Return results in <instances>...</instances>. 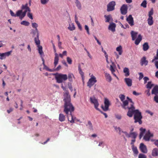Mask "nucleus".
Masks as SVG:
<instances>
[{
  "label": "nucleus",
  "instance_id": "obj_1",
  "mask_svg": "<svg viewBox=\"0 0 158 158\" xmlns=\"http://www.w3.org/2000/svg\"><path fill=\"white\" fill-rule=\"evenodd\" d=\"M119 97L123 102V104L121 105L122 107L125 109H128L127 115L129 117H131L134 114L135 123L138 122L140 124H141L142 116L141 113L138 110H135V107L134 106V103L131 99L127 97V99L125 100V96L123 94H120Z\"/></svg>",
  "mask_w": 158,
  "mask_h": 158
},
{
  "label": "nucleus",
  "instance_id": "obj_2",
  "mask_svg": "<svg viewBox=\"0 0 158 158\" xmlns=\"http://www.w3.org/2000/svg\"><path fill=\"white\" fill-rule=\"evenodd\" d=\"M63 101L64 102V111L66 114L68 121L71 123H73L76 119V117L72 114L74 108L71 102L70 96L67 91L64 94Z\"/></svg>",
  "mask_w": 158,
  "mask_h": 158
},
{
  "label": "nucleus",
  "instance_id": "obj_3",
  "mask_svg": "<svg viewBox=\"0 0 158 158\" xmlns=\"http://www.w3.org/2000/svg\"><path fill=\"white\" fill-rule=\"evenodd\" d=\"M21 9V10L17 11L16 14H15L13 12L10 10V12L11 16L15 17H19L20 19L22 20L25 16L27 11H30V9L28 6L27 3L25 5H22Z\"/></svg>",
  "mask_w": 158,
  "mask_h": 158
},
{
  "label": "nucleus",
  "instance_id": "obj_4",
  "mask_svg": "<svg viewBox=\"0 0 158 158\" xmlns=\"http://www.w3.org/2000/svg\"><path fill=\"white\" fill-rule=\"evenodd\" d=\"M55 77L56 82L59 83H62L64 81H66L68 78L66 74L57 73Z\"/></svg>",
  "mask_w": 158,
  "mask_h": 158
},
{
  "label": "nucleus",
  "instance_id": "obj_5",
  "mask_svg": "<svg viewBox=\"0 0 158 158\" xmlns=\"http://www.w3.org/2000/svg\"><path fill=\"white\" fill-rule=\"evenodd\" d=\"M104 106L102 105L101 108L104 111H107L109 110V107L110 105V103L109 99L106 98H104Z\"/></svg>",
  "mask_w": 158,
  "mask_h": 158
},
{
  "label": "nucleus",
  "instance_id": "obj_6",
  "mask_svg": "<svg viewBox=\"0 0 158 158\" xmlns=\"http://www.w3.org/2000/svg\"><path fill=\"white\" fill-rule=\"evenodd\" d=\"M90 102L94 104L95 108L97 110L100 111L99 109L98 108L99 104L98 100L94 96L90 98Z\"/></svg>",
  "mask_w": 158,
  "mask_h": 158
},
{
  "label": "nucleus",
  "instance_id": "obj_7",
  "mask_svg": "<svg viewBox=\"0 0 158 158\" xmlns=\"http://www.w3.org/2000/svg\"><path fill=\"white\" fill-rule=\"evenodd\" d=\"M96 78L93 75L91 76V78H90L87 82V86L89 88H91L94 84L97 82Z\"/></svg>",
  "mask_w": 158,
  "mask_h": 158
},
{
  "label": "nucleus",
  "instance_id": "obj_8",
  "mask_svg": "<svg viewBox=\"0 0 158 158\" xmlns=\"http://www.w3.org/2000/svg\"><path fill=\"white\" fill-rule=\"evenodd\" d=\"M115 2L114 1L110 2L107 5V11L109 12L115 9Z\"/></svg>",
  "mask_w": 158,
  "mask_h": 158
},
{
  "label": "nucleus",
  "instance_id": "obj_9",
  "mask_svg": "<svg viewBox=\"0 0 158 158\" xmlns=\"http://www.w3.org/2000/svg\"><path fill=\"white\" fill-rule=\"evenodd\" d=\"M52 46L53 49L55 53V57L54 60V65L55 67L58 63L59 61V56L58 54L56 53V47L53 43H52Z\"/></svg>",
  "mask_w": 158,
  "mask_h": 158
},
{
  "label": "nucleus",
  "instance_id": "obj_10",
  "mask_svg": "<svg viewBox=\"0 0 158 158\" xmlns=\"http://www.w3.org/2000/svg\"><path fill=\"white\" fill-rule=\"evenodd\" d=\"M153 136V134L151 133L149 130L148 131L143 137V139L146 141H149L150 138Z\"/></svg>",
  "mask_w": 158,
  "mask_h": 158
},
{
  "label": "nucleus",
  "instance_id": "obj_11",
  "mask_svg": "<svg viewBox=\"0 0 158 158\" xmlns=\"http://www.w3.org/2000/svg\"><path fill=\"white\" fill-rule=\"evenodd\" d=\"M126 20L131 26H132L134 24L133 18L132 17L131 15H129V16L127 17Z\"/></svg>",
  "mask_w": 158,
  "mask_h": 158
},
{
  "label": "nucleus",
  "instance_id": "obj_12",
  "mask_svg": "<svg viewBox=\"0 0 158 158\" xmlns=\"http://www.w3.org/2000/svg\"><path fill=\"white\" fill-rule=\"evenodd\" d=\"M121 12L122 14L125 15L127 13V7L126 4L123 5L120 8Z\"/></svg>",
  "mask_w": 158,
  "mask_h": 158
},
{
  "label": "nucleus",
  "instance_id": "obj_13",
  "mask_svg": "<svg viewBox=\"0 0 158 158\" xmlns=\"http://www.w3.org/2000/svg\"><path fill=\"white\" fill-rule=\"evenodd\" d=\"M139 149L141 152L144 153H146L148 152V150L146 146L143 143L140 144Z\"/></svg>",
  "mask_w": 158,
  "mask_h": 158
},
{
  "label": "nucleus",
  "instance_id": "obj_14",
  "mask_svg": "<svg viewBox=\"0 0 158 158\" xmlns=\"http://www.w3.org/2000/svg\"><path fill=\"white\" fill-rule=\"evenodd\" d=\"M11 51L4 53H0V59L2 60L5 59L6 56H8L11 54Z\"/></svg>",
  "mask_w": 158,
  "mask_h": 158
},
{
  "label": "nucleus",
  "instance_id": "obj_15",
  "mask_svg": "<svg viewBox=\"0 0 158 158\" xmlns=\"http://www.w3.org/2000/svg\"><path fill=\"white\" fill-rule=\"evenodd\" d=\"M30 33L32 35V37H35L37 36H39L40 35L38 29H31Z\"/></svg>",
  "mask_w": 158,
  "mask_h": 158
},
{
  "label": "nucleus",
  "instance_id": "obj_16",
  "mask_svg": "<svg viewBox=\"0 0 158 158\" xmlns=\"http://www.w3.org/2000/svg\"><path fill=\"white\" fill-rule=\"evenodd\" d=\"M116 24L113 23H110L109 27L108 29L113 32L115 31Z\"/></svg>",
  "mask_w": 158,
  "mask_h": 158
},
{
  "label": "nucleus",
  "instance_id": "obj_17",
  "mask_svg": "<svg viewBox=\"0 0 158 158\" xmlns=\"http://www.w3.org/2000/svg\"><path fill=\"white\" fill-rule=\"evenodd\" d=\"M148 63V61L146 60V57L145 56L143 57L141 59L140 64L142 66L144 65L146 66Z\"/></svg>",
  "mask_w": 158,
  "mask_h": 158
},
{
  "label": "nucleus",
  "instance_id": "obj_18",
  "mask_svg": "<svg viewBox=\"0 0 158 158\" xmlns=\"http://www.w3.org/2000/svg\"><path fill=\"white\" fill-rule=\"evenodd\" d=\"M131 34L132 37V40H134L137 37L138 32L132 31L131 32Z\"/></svg>",
  "mask_w": 158,
  "mask_h": 158
},
{
  "label": "nucleus",
  "instance_id": "obj_19",
  "mask_svg": "<svg viewBox=\"0 0 158 158\" xmlns=\"http://www.w3.org/2000/svg\"><path fill=\"white\" fill-rule=\"evenodd\" d=\"M152 155L153 156H158V149L157 148H155L152 149Z\"/></svg>",
  "mask_w": 158,
  "mask_h": 158
},
{
  "label": "nucleus",
  "instance_id": "obj_20",
  "mask_svg": "<svg viewBox=\"0 0 158 158\" xmlns=\"http://www.w3.org/2000/svg\"><path fill=\"white\" fill-rule=\"evenodd\" d=\"M142 40V37L140 34L138 35V38L135 39V44L136 45H138Z\"/></svg>",
  "mask_w": 158,
  "mask_h": 158
},
{
  "label": "nucleus",
  "instance_id": "obj_21",
  "mask_svg": "<svg viewBox=\"0 0 158 158\" xmlns=\"http://www.w3.org/2000/svg\"><path fill=\"white\" fill-rule=\"evenodd\" d=\"M125 81L128 86H131L132 85V81L131 79L129 78H125Z\"/></svg>",
  "mask_w": 158,
  "mask_h": 158
},
{
  "label": "nucleus",
  "instance_id": "obj_22",
  "mask_svg": "<svg viewBox=\"0 0 158 158\" xmlns=\"http://www.w3.org/2000/svg\"><path fill=\"white\" fill-rule=\"evenodd\" d=\"M105 18V22L106 23L109 22L110 20H112V19L111 15H105L104 16Z\"/></svg>",
  "mask_w": 158,
  "mask_h": 158
},
{
  "label": "nucleus",
  "instance_id": "obj_23",
  "mask_svg": "<svg viewBox=\"0 0 158 158\" xmlns=\"http://www.w3.org/2000/svg\"><path fill=\"white\" fill-rule=\"evenodd\" d=\"M39 36H37L34 37V40L37 46L40 45V41L39 40Z\"/></svg>",
  "mask_w": 158,
  "mask_h": 158
},
{
  "label": "nucleus",
  "instance_id": "obj_24",
  "mask_svg": "<svg viewBox=\"0 0 158 158\" xmlns=\"http://www.w3.org/2000/svg\"><path fill=\"white\" fill-rule=\"evenodd\" d=\"M152 93L156 95L158 94V86H155L153 89Z\"/></svg>",
  "mask_w": 158,
  "mask_h": 158
},
{
  "label": "nucleus",
  "instance_id": "obj_25",
  "mask_svg": "<svg viewBox=\"0 0 158 158\" xmlns=\"http://www.w3.org/2000/svg\"><path fill=\"white\" fill-rule=\"evenodd\" d=\"M65 120V116L62 114H60L59 115V120L61 122H63Z\"/></svg>",
  "mask_w": 158,
  "mask_h": 158
},
{
  "label": "nucleus",
  "instance_id": "obj_26",
  "mask_svg": "<svg viewBox=\"0 0 158 158\" xmlns=\"http://www.w3.org/2000/svg\"><path fill=\"white\" fill-rule=\"evenodd\" d=\"M105 75L107 81L109 82H110L112 80V78L110 74L107 73H105Z\"/></svg>",
  "mask_w": 158,
  "mask_h": 158
},
{
  "label": "nucleus",
  "instance_id": "obj_27",
  "mask_svg": "<svg viewBox=\"0 0 158 158\" xmlns=\"http://www.w3.org/2000/svg\"><path fill=\"white\" fill-rule=\"evenodd\" d=\"M38 48V50L39 53L41 56L44 54V52L43 51L42 47L41 45H39L37 46Z\"/></svg>",
  "mask_w": 158,
  "mask_h": 158
},
{
  "label": "nucleus",
  "instance_id": "obj_28",
  "mask_svg": "<svg viewBox=\"0 0 158 158\" xmlns=\"http://www.w3.org/2000/svg\"><path fill=\"white\" fill-rule=\"evenodd\" d=\"M68 29L71 31H73L75 30V27L73 23L69 24V26L68 27Z\"/></svg>",
  "mask_w": 158,
  "mask_h": 158
},
{
  "label": "nucleus",
  "instance_id": "obj_29",
  "mask_svg": "<svg viewBox=\"0 0 158 158\" xmlns=\"http://www.w3.org/2000/svg\"><path fill=\"white\" fill-rule=\"evenodd\" d=\"M75 3L78 9L79 10L81 9V5L79 0H75Z\"/></svg>",
  "mask_w": 158,
  "mask_h": 158
},
{
  "label": "nucleus",
  "instance_id": "obj_30",
  "mask_svg": "<svg viewBox=\"0 0 158 158\" xmlns=\"http://www.w3.org/2000/svg\"><path fill=\"white\" fill-rule=\"evenodd\" d=\"M143 50L145 51H147L149 48V46L147 42L145 43L143 45Z\"/></svg>",
  "mask_w": 158,
  "mask_h": 158
},
{
  "label": "nucleus",
  "instance_id": "obj_31",
  "mask_svg": "<svg viewBox=\"0 0 158 158\" xmlns=\"http://www.w3.org/2000/svg\"><path fill=\"white\" fill-rule=\"evenodd\" d=\"M116 50L118 52L119 55H121L122 54L123 50L122 47L120 45L117 47L116 48Z\"/></svg>",
  "mask_w": 158,
  "mask_h": 158
},
{
  "label": "nucleus",
  "instance_id": "obj_32",
  "mask_svg": "<svg viewBox=\"0 0 158 158\" xmlns=\"http://www.w3.org/2000/svg\"><path fill=\"white\" fill-rule=\"evenodd\" d=\"M147 21L148 24L149 26L152 25L153 23V17H148Z\"/></svg>",
  "mask_w": 158,
  "mask_h": 158
},
{
  "label": "nucleus",
  "instance_id": "obj_33",
  "mask_svg": "<svg viewBox=\"0 0 158 158\" xmlns=\"http://www.w3.org/2000/svg\"><path fill=\"white\" fill-rule=\"evenodd\" d=\"M123 72L125 73V76L127 77L129 75V71L128 68H125L123 69Z\"/></svg>",
  "mask_w": 158,
  "mask_h": 158
},
{
  "label": "nucleus",
  "instance_id": "obj_34",
  "mask_svg": "<svg viewBox=\"0 0 158 158\" xmlns=\"http://www.w3.org/2000/svg\"><path fill=\"white\" fill-rule=\"evenodd\" d=\"M87 127L90 130H93V127L92 123L91 121H89L88 122V124L86 125Z\"/></svg>",
  "mask_w": 158,
  "mask_h": 158
},
{
  "label": "nucleus",
  "instance_id": "obj_35",
  "mask_svg": "<svg viewBox=\"0 0 158 158\" xmlns=\"http://www.w3.org/2000/svg\"><path fill=\"white\" fill-rule=\"evenodd\" d=\"M130 137H131L133 139H135L137 136V134L135 132H130Z\"/></svg>",
  "mask_w": 158,
  "mask_h": 158
},
{
  "label": "nucleus",
  "instance_id": "obj_36",
  "mask_svg": "<svg viewBox=\"0 0 158 158\" xmlns=\"http://www.w3.org/2000/svg\"><path fill=\"white\" fill-rule=\"evenodd\" d=\"M132 150L135 154L137 155L138 153V151L136 147H134L133 145L132 146Z\"/></svg>",
  "mask_w": 158,
  "mask_h": 158
},
{
  "label": "nucleus",
  "instance_id": "obj_37",
  "mask_svg": "<svg viewBox=\"0 0 158 158\" xmlns=\"http://www.w3.org/2000/svg\"><path fill=\"white\" fill-rule=\"evenodd\" d=\"M153 85L152 84L151 81H149L146 85V88L147 89H150L153 86Z\"/></svg>",
  "mask_w": 158,
  "mask_h": 158
},
{
  "label": "nucleus",
  "instance_id": "obj_38",
  "mask_svg": "<svg viewBox=\"0 0 158 158\" xmlns=\"http://www.w3.org/2000/svg\"><path fill=\"white\" fill-rule=\"evenodd\" d=\"M158 60V49L157 50L156 54V56H154L153 59L152 60V62H154L155 60Z\"/></svg>",
  "mask_w": 158,
  "mask_h": 158
},
{
  "label": "nucleus",
  "instance_id": "obj_39",
  "mask_svg": "<svg viewBox=\"0 0 158 158\" xmlns=\"http://www.w3.org/2000/svg\"><path fill=\"white\" fill-rule=\"evenodd\" d=\"M21 24L25 26H28L30 24V23L27 21H23L21 22Z\"/></svg>",
  "mask_w": 158,
  "mask_h": 158
},
{
  "label": "nucleus",
  "instance_id": "obj_40",
  "mask_svg": "<svg viewBox=\"0 0 158 158\" xmlns=\"http://www.w3.org/2000/svg\"><path fill=\"white\" fill-rule=\"evenodd\" d=\"M147 1L144 0L141 3L140 6L144 8H146L147 7Z\"/></svg>",
  "mask_w": 158,
  "mask_h": 158
},
{
  "label": "nucleus",
  "instance_id": "obj_41",
  "mask_svg": "<svg viewBox=\"0 0 158 158\" xmlns=\"http://www.w3.org/2000/svg\"><path fill=\"white\" fill-rule=\"evenodd\" d=\"M73 77V75L72 73H69L68 75V78L69 81H72V78Z\"/></svg>",
  "mask_w": 158,
  "mask_h": 158
},
{
  "label": "nucleus",
  "instance_id": "obj_42",
  "mask_svg": "<svg viewBox=\"0 0 158 158\" xmlns=\"http://www.w3.org/2000/svg\"><path fill=\"white\" fill-rule=\"evenodd\" d=\"M32 27L33 28H35V29H38L37 27H38V25L36 23H32Z\"/></svg>",
  "mask_w": 158,
  "mask_h": 158
},
{
  "label": "nucleus",
  "instance_id": "obj_43",
  "mask_svg": "<svg viewBox=\"0 0 158 158\" xmlns=\"http://www.w3.org/2000/svg\"><path fill=\"white\" fill-rule=\"evenodd\" d=\"M153 9L152 8L151 10L149 11L148 13V17H152V15H153Z\"/></svg>",
  "mask_w": 158,
  "mask_h": 158
},
{
  "label": "nucleus",
  "instance_id": "obj_44",
  "mask_svg": "<svg viewBox=\"0 0 158 158\" xmlns=\"http://www.w3.org/2000/svg\"><path fill=\"white\" fill-rule=\"evenodd\" d=\"M43 69H45L46 70L49 71V72H53V70L52 69H49L48 67L46 65H45L44 66Z\"/></svg>",
  "mask_w": 158,
  "mask_h": 158
},
{
  "label": "nucleus",
  "instance_id": "obj_45",
  "mask_svg": "<svg viewBox=\"0 0 158 158\" xmlns=\"http://www.w3.org/2000/svg\"><path fill=\"white\" fill-rule=\"evenodd\" d=\"M115 116L116 118L118 120H120L122 118V117L121 115L120 114H115Z\"/></svg>",
  "mask_w": 158,
  "mask_h": 158
},
{
  "label": "nucleus",
  "instance_id": "obj_46",
  "mask_svg": "<svg viewBox=\"0 0 158 158\" xmlns=\"http://www.w3.org/2000/svg\"><path fill=\"white\" fill-rule=\"evenodd\" d=\"M67 61L69 64H71L72 63V60L69 57H67L66 58Z\"/></svg>",
  "mask_w": 158,
  "mask_h": 158
},
{
  "label": "nucleus",
  "instance_id": "obj_47",
  "mask_svg": "<svg viewBox=\"0 0 158 158\" xmlns=\"http://www.w3.org/2000/svg\"><path fill=\"white\" fill-rule=\"evenodd\" d=\"M49 0H40V2L42 4L45 5L49 2Z\"/></svg>",
  "mask_w": 158,
  "mask_h": 158
},
{
  "label": "nucleus",
  "instance_id": "obj_48",
  "mask_svg": "<svg viewBox=\"0 0 158 158\" xmlns=\"http://www.w3.org/2000/svg\"><path fill=\"white\" fill-rule=\"evenodd\" d=\"M138 158H147V157L144 154L140 153L139 154Z\"/></svg>",
  "mask_w": 158,
  "mask_h": 158
},
{
  "label": "nucleus",
  "instance_id": "obj_49",
  "mask_svg": "<svg viewBox=\"0 0 158 158\" xmlns=\"http://www.w3.org/2000/svg\"><path fill=\"white\" fill-rule=\"evenodd\" d=\"M28 11L29 12V11ZM30 11H29V12L28 13H27V16L30 19H33V18L32 15L31 13L30 12Z\"/></svg>",
  "mask_w": 158,
  "mask_h": 158
},
{
  "label": "nucleus",
  "instance_id": "obj_50",
  "mask_svg": "<svg viewBox=\"0 0 158 158\" xmlns=\"http://www.w3.org/2000/svg\"><path fill=\"white\" fill-rule=\"evenodd\" d=\"M138 74L139 76V80H140L143 77V75L142 73H138Z\"/></svg>",
  "mask_w": 158,
  "mask_h": 158
},
{
  "label": "nucleus",
  "instance_id": "obj_51",
  "mask_svg": "<svg viewBox=\"0 0 158 158\" xmlns=\"http://www.w3.org/2000/svg\"><path fill=\"white\" fill-rule=\"evenodd\" d=\"M61 88L63 89V90L65 91V92H64V94L66 92H68V93L69 94V92L68 91L66 90V87H64L63 86V84H62L61 85Z\"/></svg>",
  "mask_w": 158,
  "mask_h": 158
},
{
  "label": "nucleus",
  "instance_id": "obj_52",
  "mask_svg": "<svg viewBox=\"0 0 158 158\" xmlns=\"http://www.w3.org/2000/svg\"><path fill=\"white\" fill-rule=\"evenodd\" d=\"M85 29L87 33L88 34H89V29L87 25L85 26Z\"/></svg>",
  "mask_w": 158,
  "mask_h": 158
},
{
  "label": "nucleus",
  "instance_id": "obj_53",
  "mask_svg": "<svg viewBox=\"0 0 158 158\" xmlns=\"http://www.w3.org/2000/svg\"><path fill=\"white\" fill-rule=\"evenodd\" d=\"M122 133L124 134L128 138L130 137V133L128 134L127 132L126 131H122Z\"/></svg>",
  "mask_w": 158,
  "mask_h": 158
},
{
  "label": "nucleus",
  "instance_id": "obj_54",
  "mask_svg": "<svg viewBox=\"0 0 158 158\" xmlns=\"http://www.w3.org/2000/svg\"><path fill=\"white\" fill-rule=\"evenodd\" d=\"M68 87L70 91L72 92L73 90V88L71 84L70 83H69L68 84Z\"/></svg>",
  "mask_w": 158,
  "mask_h": 158
},
{
  "label": "nucleus",
  "instance_id": "obj_55",
  "mask_svg": "<svg viewBox=\"0 0 158 158\" xmlns=\"http://www.w3.org/2000/svg\"><path fill=\"white\" fill-rule=\"evenodd\" d=\"M114 67H113L112 65H110V69L111 72H114L115 70L114 69Z\"/></svg>",
  "mask_w": 158,
  "mask_h": 158
},
{
  "label": "nucleus",
  "instance_id": "obj_56",
  "mask_svg": "<svg viewBox=\"0 0 158 158\" xmlns=\"http://www.w3.org/2000/svg\"><path fill=\"white\" fill-rule=\"evenodd\" d=\"M154 100L156 103H158V95L157 94L154 97Z\"/></svg>",
  "mask_w": 158,
  "mask_h": 158
},
{
  "label": "nucleus",
  "instance_id": "obj_57",
  "mask_svg": "<svg viewBox=\"0 0 158 158\" xmlns=\"http://www.w3.org/2000/svg\"><path fill=\"white\" fill-rule=\"evenodd\" d=\"M143 80H144V83L145 84L147 83V81L149 80V79L148 77H145L143 78Z\"/></svg>",
  "mask_w": 158,
  "mask_h": 158
},
{
  "label": "nucleus",
  "instance_id": "obj_58",
  "mask_svg": "<svg viewBox=\"0 0 158 158\" xmlns=\"http://www.w3.org/2000/svg\"><path fill=\"white\" fill-rule=\"evenodd\" d=\"M145 93L146 94V95L148 96H149L150 95V89H148L147 90L145 91Z\"/></svg>",
  "mask_w": 158,
  "mask_h": 158
},
{
  "label": "nucleus",
  "instance_id": "obj_59",
  "mask_svg": "<svg viewBox=\"0 0 158 158\" xmlns=\"http://www.w3.org/2000/svg\"><path fill=\"white\" fill-rule=\"evenodd\" d=\"M98 146H99L104 147V142L103 141H100L99 142Z\"/></svg>",
  "mask_w": 158,
  "mask_h": 158
},
{
  "label": "nucleus",
  "instance_id": "obj_60",
  "mask_svg": "<svg viewBox=\"0 0 158 158\" xmlns=\"http://www.w3.org/2000/svg\"><path fill=\"white\" fill-rule=\"evenodd\" d=\"M155 65L156 68L158 69V61L155 60L154 62H153Z\"/></svg>",
  "mask_w": 158,
  "mask_h": 158
},
{
  "label": "nucleus",
  "instance_id": "obj_61",
  "mask_svg": "<svg viewBox=\"0 0 158 158\" xmlns=\"http://www.w3.org/2000/svg\"><path fill=\"white\" fill-rule=\"evenodd\" d=\"M58 46L59 48L60 49H62L63 48L61 46V42H58Z\"/></svg>",
  "mask_w": 158,
  "mask_h": 158
},
{
  "label": "nucleus",
  "instance_id": "obj_62",
  "mask_svg": "<svg viewBox=\"0 0 158 158\" xmlns=\"http://www.w3.org/2000/svg\"><path fill=\"white\" fill-rule=\"evenodd\" d=\"M144 133H145L140 132L139 135V138L140 139H141L142 136H143Z\"/></svg>",
  "mask_w": 158,
  "mask_h": 158
},
{
  "label": "nucleus",
  "instance_id": "obj_63",
  "mask_svg": "<svg viewBox=\"0 0 158 158\" xmlns=\"http://www.w3.org/2000/svg\"><path fill=\"white\" fill-rule=\"evenodd\" d=\"M13 110V109L12 108H10L9 110H7V111L8 113H10Z\"/></svg>",
  "mask_w": 158,
  "mask_h": 158
},
{
  "label": "nucleus",
  "instance_id": "obj_64",
  "mask_svg": "<svg viewBox=\"0 0 158 158\" xmlns=\"http://www.w3.org/2000/svg\"><path fill=\"white\" fill-rule=\"evenodd\" d=\"M154 144L158 147V140H156L154 141Z\"/></svg>",
  "mask_w": 158,
  "mask_h": 158
}]
</instances>
